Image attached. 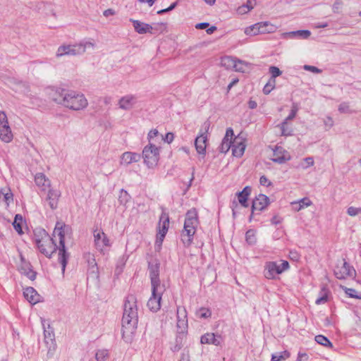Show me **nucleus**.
<instances>
[{"label":"nucleus","instance_id":"nucleus-1","mask_svg":"<svg viewBox=\"0 0 361 361\" xmlns=\"http://www.w3.org/2000/svg\"><path fill=\"white\" fill-rule=\"evenodd\" d=\"M71 235V228L62 221H57L50 237L44 229H36L34 233L35 243L41 253L51 257L52 254L58 250V261L61 265L62 272L64 273L69 258L65 247L66 238Z\"/></svg>","mask_w":361,"mask_h":361},{"label":"nucleus","instance_id":"nucleus-2","mask_svg":"<svg viewBox=\"0 0 361 361\" xmlns=\"http://www.w3.org/2000/svg\"><path fill=\"white\" fill-rule=\"evenodd\" d=\"M138 322L136 298L128 295L124 303L122 318V337L126 343H130L135 333Z\"/></svg>","mask_w":361,"mask_h":361},{"label":"nucleus","instance_id":"nucleus-3","mask_svg":"<svg viewBox=\"0 0 361 361\" xmlns=\"http://www.w3.org/2000/svg\"><path fill=\"white\" fill-rule=\"evenodd\" d=\"M52 97L55 102L73 111H81L88 106L85 96L73 90L58 87Z\"/></svg>","mask_w":361,"mask_h":361},{"label":"nucleus","instance_id":"nucleus-4","mask_svg":"<svg viewBox=\"0 0 361 361\" xmlns=\"http://www.w3.org/2000/svg\"><path fill=\"white\" fill-rule=\"evenodd\" d=\"M95 42L92 39H84L78 43L60 45L56 52V56L61 58L65 56H75L83 54L87 49H94Z\"/></svg>","mask_w":361,"mask_h":361},{"label":"nucleus","instance_id":"nucleus-5","mask_svg":"<svg viewBox=\"0 0 361 361\" xmlns=\"http://www.w3.org/2000/svg\"><path fill=\"white\" fill-rule=\"evenodd\" d=\"M197 225V212L195 209H191L185 214L184 227L181 233V240L185 246L188 247L192 243Z\"/></svg>","mask_w":361,"mask_h":361},{"label":"nucleus","instance_id":"nucleus-6","mask_svg":"<svg viewBox=\"0 0 361 361\" xmlns=\"http://www.w3.org/2000/svg\"><path fill=\"white\" fill-rule=\"evenodd\" d=\"M289 268V263L286 260L269 261L264 264V276L267 279H275L278 275L281 274Z\"/></svg>","mask_w":361,"mask_h":361},{"label":"nucleus","instance_id":"nucleus-7","mask_svg":"<svg viewBox=\"0 0 361 361\" xmlns=\"http://www.w3.org/2000/svg\"><path fill=\"white\" fill-rule=\"evenodd\" d=\"M142 157L144 164L149 169H154L160 159V147L157 145L147 144L142 149Z\"/></svg>","mask_w":361,"mask_h":361},{"label":"nucleus","instance_id":"nucleus-8","mask_svg":"<svg viewBox=\"0 0 361 361\" xmlns=\"http://www.w3.org/2000/svg\"><path fill=\"white\" fill-rule=\"evenodd\" d=\"M274 29V26L269 22H259L247 27L244 32L246 35L255 36L259 34L273 32Z\"/></svg>","mask_w":361,"mask_h":361},{"label":"nucleus","instance_id":"nucleus-9","mask_svg":"<svg viewBox=\"0 0 361 361\" xmlns=\"http://www.w3.org/2000/svg\"><path fill=\"white\" fill-rule=\"evenodd\" d=\"M169 226V216L166 212H162L158 224V233L157 235L156 245L160 247L167 233Z\"/></svg>","mask_w":361,"mask_h":361},{"label":"nucleus","instance_id":"nucleus-10","mask_svg":"<svg viewBox=\"0 0 361 361\" xmlns=\"http://www.w3.org/2000/svg\"><path fill=\"white\" fill-rule=\"evenodd\" d=\"M0 139L6 143L13 140V133L8 125L7 116L2 111H0Z\"/></svg>","mask_w":361,"mask_h":361},{"label":"nucleus","instance_id":"nucleus-11","mask_svg":"<svg viewBox=\"0 0 361 361\" xmlns=\"http://www.w3.org/2000/svg\"><path fill=\"white\" fill-rule=\"evenodd\" d=\"M334 275L338 279H345L355 275V269L345 261L339 262L335 269Z\"/></svg>","mask_w":361,"mask_h":361},{"label":"nucleus","instance_id":"nucleus-12","mask_svg":"<svg viewBox=\"0 0 361 361\" xmlns=\"http://www.w3.org/2000/svg\"><path fill=\"white\" fill-rule=\"evenodd\" d=\"M164 290V287H152V295L149 298L148 302H147V307L148 308L154 312H156L161 308V295Z\"/></svg>","mask_w":361,"mask_h":361},{"label":"nucleus","instance_id":"nucleus-13","mask_svg":"<svg viewBox=\"0 0 361 361\" xmlns=\"http://www.w3.org/2000/svg\"><path fill=\"white\" fill-rule=\"evenodd\" d=\"M177 322H176V328L177 333L180 334H185L188 331V314L185 308L184 307H177Z\"/></svg>","mask_w":361,"mask_h":361},{"label":"nucleus","instance_id":"nucleus-14","mask_svg":"<svg viewBox=\"0 0 361 361\" xmlns=\"http://www.w3.org/2000/svg\"><path fill=\"white\" fill-rule=\"evenodd\" d=\"M209 123L205 122L203 125L205 132L202 133L199 136H197L195 140V146L197 150V152L200 154L204 155L206 153V147H207V133L209 128Z\"/></svg>","mask_w":361,"mask_h":361},{"label":"nucleus","instance_id":"nucleus-15","mask_svg":"<svg viewBox=\"0 0 361 361\" xmlns=\"http://www.w3.org/2000/svg\"><path fill=\"white\" fill-rule=\"evenodd\" d=\"M94 240L96 248L100 252H103L106 247H110L109 240L102 231L94 232Z\"/></svg>","mask_w":361,"mask_h":361},{"label":"nucleus","instance_id":"nucleus-16","mask_svg":"<svg viewBox=\"0 0 361 361\" xmlns=\"http://www.w3.org/2000/svg\"><path fill=\"white\" fill-rule=\"evenodd\" d=\"M149 274L152 287H162L159 280V264L157 262L149 263Z\"/></svg>","mask_w":361,"mask_h":361},{"label":"nucleus","instance_id":"nucleus-17","mask_svg":"<svg viewBox=\"0 0 361 361\" xmlns=\"http://www.w3.org/2000/svg\"><path fill=\"white\" fill-rule=\"evenodd\" d=\"M223 341L224 339L221 334L210 332L203 334L200 338L202 344L214 345L215 346H220Z\"/></svg>","mask_w":361,"mask_h":361},{"label":"nucleus","instance_id":"nucleus-18","mask_svg":"<svg viewBox=\"0 0 361 361\" xmlns=\"http://www.w3.org/2000/svg\"><path fill=\"white\" fill-rule=\"evenodd\" d=\"M291 159L290 154L282 147L276 146L273 151V158L271 160L274 162L283 164Z\"/></svg>","mask_w":361,"mask_h":361},{"label":"nucleus","instance_id":"nucleus-19","mask_svg":"<svg viewBox=\"0 0 361 361\" xmlns=\"http://www.w3.org/2000/svg\"><path fill=\"white\" fill-rule=\"evenodd\" d=\"M137 102V98L134 94H126L122 97L118 102V105L123 110H130Z\"/></svg>","mask_w":361,"mask_h":361},{"label":"nucleus","instance_id":"nucleus-20","mask_svg":"<svg viewBox=\"0 0 361 361\" xmlns=\"http://www.w3.org/2000/svg\"><path fill=\"white\" fill-rule=\"evenodd\" d=\"M85 258L87 262L88 265V274L89 275L94 279H98L99 278V269L97 267V264L96 262V259L94 258V256L88 252L85 254Z\"/></svg>","mask_w":361,"mask_h":361},{"label":"nucleus","instance_id":"nucleus-21","mask_svg":"<svg viewBox=\"0 0 361 361\" xmlns=\"http://www.w3.org/2000/svg\"><path fill=\"white\" fill-rule=\"evenodd\" d=\"M130 20L133 23L134 29L138 34H154L155 32L154 31L157 30V28L149 24L140 22L137 20L130 19Z\"/></svg>","mask_w":361,"mask_h":361},{"label":"nucleus","instance_id":"nucleus-22","mask_svg":"<svg viewBox=\"0 0 361 361\" xmlns=\"http://www.w3.org/2000/svg\"><path fill=\"white\" fill-rule=\"evenodd\" d=\"M245 140L241 137H235L233 140L232 153L236 157H240L244 154L245 149Z\"/></svg>","mask_w":361,"mask_h":361},{"label":"nucleus","instance_id":"nucleus-23","mask_svg":"<svg viewBox=\"0 0 361 361\" xmlns=\"http://www.w3.org/2000/svg\"><path fill=\"white\" fill-rule=\"evenodd\" d=\"M233 130L231 128H227L226 131V135L222 140L221 144L219 147V150L222 153H226L230 148H232L233 145Z\"/></svg>","mask_w":361,"mask_h":361},{"label":"nucleus","instance_id":"nucleus-24","mask_svg":"<svg viewBox=\"0 0 361 361\" xmlns=\"http://www.w3.org/2000/svg\"><path fill=\"white\" fill-rule=\"evenodd\" d=\"M269 204V197L264 195L259 194L252 202V212L255 210L262 211Z\"/></svg>","mask_w":361,"mask_h":361},{"label":"nucleus","instance_id":"nucleus-25","mask_svg":"<svg viewBox=\"0 0 361 361\" xmlns=\"http://www.w3.org/2000/svg\"><path fill=\"white\" fill-rule=\"evenodd\" d=\"M311 35V32L307 30H300L296 31H291L284 32L282 34V38L283 39H307Z\"/></svg>","mask_w":361,"mask_h":361},{"label":"nucleus","instance_id":"nucleus-26","mask_svg":"<svg viewBox=\"0 0 361 361\" xmlns=\"http://www.w3.org/2000/svg\"><path fill=\"white\" fill-rule=\"evenodd\" d=\"M140 157V155L137 153L126 152L121 155L120 164L121 165H129L132 163L139 161Z\"/></svg>","mask_w":361,"mask_h":361},{"label":"nucleus","instance_id":"nucleus-27","mask_svg":"<svg viewBox=\"0 0 361 361\" xmlns=\"http://www.w3.org/2000/svg\"><path fill=\"white\" fill-rule=\"evenodd\" d=\"M23 295L26 300L32 304H36L39 301V295L32 287L25 288Z\"/></svg>","mask_w":361,"mask_h":361},{"label":"nucleus","instance_id":"nucleus-28","mask_svg":"<svg viewBox=\"0 0 361 361\" xmlns=\"http://www.w3.org/2000/svg\"><path fill=\"white\" fill-rule=\"evenodd\" d=\"M251 192V188L246 186L243 190L237 193L238 202L243 207H247V199Z\"/></svg>","mask_w":361,"mask_h":361},{"label":"nucleus","instance_id":"nucleus-29","mask_svg":"<svg viewBox=\"0 0 361 361\" xmlns=\"http://www.w3.org/2000/svg\"><path fill=\"white\" fill-rule=\"evenodd\" d=\"M20 270L23 274L26 275L31 280H34L36 277V274L31 269L30 264L25 262L23 257H21V264L20 265Z\"/></svg>","mask_w":361,"mask_h":361},{"label":"nucleus","instance_id":"nucleus-30","mask_svg":"<svg viewBox=\"0 0 361 361\" xmlns=\"http://www.w3.org/2000/svg\"><path fill=\"white\" fill-rule=\"evenodd\" d=\"M163 135L157 129L151 130L147 135L148 144L157 145L162 141Z\"/></svg>","mask_w":361,"mask_h":361},{"label":"nucleus","instance_id":"nucleus-31","mask_svg":"<svg viewBox=\"0 0 361 361\" xmlns=\"http://www.w3.org/2000/svg\"><path fill=\"white\" fill-rule=\"evenodd\" d=\"M44 342L49 348V351L51 349H55V338H54V334L53 331L50 330H44Z\"/></svg>","mask_w":361,"mask_h":361},{"label":"nucleus","instance_id":"nucleus-32","mask_svg":"<svg viewBox=\"0 0 361 361\" xmlns=\"http://www.w3.org/2000/svg\"><path fill=\"white\" fill-rule=\"evenodd\" d=\"M60 192L57 190H49L47 194L49 204L52 209L57 207L58 199L60 197Z\"/></svg>","mask_w":361,"mask_h":361},{"label":"nucleus","instance_id":"nucleus-33","mask_svg":"<svg viewBox=\"0 0 361 361\" xmlns=\"http://www.w3.org/2000/svg\"><path fill=\"white\" fill-rule=\"evenodd\" d=\"M35 181L36 185L41 187L42 190H45L50 185L49 180L47 178L45 175L42 173H39L35 175Z\"/></svg>","mask_w":361,"mask_h":361},{"label":"nucleus","instance_id":"nucleus-34","mask_svg":"<svg viewBox=\"0 0 361 361\" xmlns=\"http://www.w3.org/2000/svg\"><path fill=\"white\" fill-rule=\"evenodd\" d=\"M291 204L295 211L299 212L305 207L311 206L312 202L308 197H304L298 201L291 202Z\"/></svg>","mask_w":361,"mask_h":361},{"label":"nucleus","instance_id":"nucleus-35","mask_svg":"<svg viewBox=\"0 0 361 361\" xmlns=\"http://www.w3.org/2000/svg\"><path fill=\"white\" fill-rule=\"evenodd\" d=\"M235 58L226 56L221 58V64L226 69H233L235 65Z\"/></svg>","mask_w":361,"mask_h":361},{"label":"nucleus","instance_id":"nucleus-36","mask_svg":"<svg viewBox=\"0 0 361 361\" xmlns=\"http://www.w3.org/2000/svg\"><path fill=\"white\" fill-rule=\"evenodd\" d=\"M249 63L235 59V65L233 66V70L238 72H245L249 68Z\"/></svg>","mask_w":361,"mask_h":361},{"label":"nucleus","instance_id":"nucleus-37","mask_svg":"<svg viewBox=\"0 0 361 361\" xmlns=\"http://www.w3.org/2000/svg\"><path fill=\"white\" fill-rule=\"evenodd\" d=\"M281 131V135L290 136L293 134V129L289 126L288 122L283 121L280 125L278 126Z\"/></svg>","mask_w":361,"mask_h":361},{"label":"nucleus","instance_id":"nucleus-38","mask_svg":"<svg viewBox=\"0 0 361 361\" xmlns=\"http://www.w3.org/2000/svg\"><path fill=\"white\" fill-rule=\"evenodd\" d=\"M245 240L250 245H255L257 242L256 231L253 229L248 230L245 233Z\"/></svg>","mask_w":361,"mask_h":361},{"label":"nucleus","instance_id":"nucleus-39","mask_svg":"<svg viewBox=\"0 0 361 361\" xmlns=\"http://www.w3.org/2000/svg\"><path fill=\"white\" fill-rule=\"evenodd\" d=\"M109 357V353L106 349H99L95 353V359L97 361H106Z\"/></svg>","mask_w":361,"mask_h":361},{"label":"nucleus","instance_id":"nucleus-40","mask_svg":"<svg viewBox=\"0 0 361 361\" xmlns=\"http://www.w3.org/2000/svg\"><path fill=\"white\" fill-rule=\"evenodd\" d=\"M196 316L200 319H208L212 316V312L206 307H200L196 311Z\"/></svg>","mask_w":361,"mask_h":361},{"label":"nucleus","instance_id":"nucleus-41","mask_svg":"<svg viewBox=\"0 0 361 361\" xmlns=\"http://www.w3.org/2000/svg\"><path fill=\"white\" fill-rule=\"evenodd\" d=\"M131 197L126 190L122 189L118 196V202L121 204L126 206L130 200Z\"/></svg>","mask_w":361,"mask_h":361},{"label":"nucleus","instance_id":"nucleus-42","mask_svg":"<svg viewBox=\"0 0 361 361\" xmlns=\"http://www.w3.org/2000/svg\"><path fill=\"white\" fill-rule=\"evenodd\" d=\"M0 193L3 195L4 200L7 205H9V204L13 202V195L9 188H1L0 190Z\"/></svg>","mask_w":361,"mask_h":361},{"label":"nucleus","instance_id":"nucleus-43","mask_svg":"<svg viewBox=\"0 0 361 361\" xmlns=\"http://www.w3.org/2000/svg\"><path fill=\"white\" fill-rule=\"evenodd\" d=\"M320 295H321L315 301L317 305L324 304L327 302L329 290L325 287H323L320 292Z\"/></svg>","mask_w":361,"mask_h":361},{"label":"nucleus","instance_id":"nucleus-44","mask_svg":"<svg viewBox=\"0 0 361 361\" xmlns=\"http://www.w3.org/2000/svg\"><path fill=\"white\" fill-rule=\"evenodd\" d=\"M23 217L20 214H16V216H15V219H14V221L13 223V227L15 228V230L18 233H22L23 231H22V224H23Z\"/></svg>","mask_w":361,"mask_h":361},{"label":"nucleus","instance_id":"nucleus-45","mask_svg":"<svg viewBox=\"0 0 361 361\" xmlns=\"http://www.w3.org/2000/svg\"><path fill=\"white\" fill-rule=\"evenodd\" d=\"M314 164V159L312 157L304 158L300 163L298 167L302 169H307L310 166H312Z\"/></svg>","mask_w":361,"mask_h":361},{"label":"nucleus","instance_id":"nucleus-46","mask_svg":"<svg viewBox=\"0 0 361 361\" xmlns=\"http://www.w3.org/2000/svg\"><path fill=\"white\" fill-rule=\"evenodd\" d=\"M289 357L290 353L286 350L279 353L273 354L271 356V361H283Z\"/></svg>","mask_w":361,"mask_h":361},{"label":"nucleus","instance_id":"nucleus-47","mask_svg":"<svg viewBox=\"0 0 361 361\" xmlns=\"http://www.w3.org/2000/svg\"><path fill=\"white\" fill-rule=\"evenodd\" d=\"M315 341L324 346L326 347H332V343L330 341L323 335H317L315 336Z\"/></svg>","mask_w":361,"mask_h":361},{"label":"nucleus","instance_id":"nucleus-48","mask_svg":"<svg viewBox=\"0 0 361 361\" xmlns=\"http://www.w3.org/2000/svg\"><path fill=\"white\" fill-rule=\"evenodd\" d=\"M276 80L270 79L269 81L264 85L263 88V92L265 94H268L275 87Z\"/></svg>","mask_w":361,"mask_h":361},{"label":"nucleus","instance_id":"nucleus-49","mask_svg":"<svg viewBox=\"0 0 361 361\" xmlns=\"http://www.w3.org/2000/svg\"><path fill=\"white\" fill-rule=\"evenodd\" d=\"M347 214L352 217L361 214V207H349L347 209Z\"/></svg>","mask_w":361,"mask_h":361},{"label":"nucleus","instance_id":"nucleus-50","mask_svg":"<svg viewBox=\"0 0 361 361\" xmlns=\"http://www.w3.org/2000/svg\"><path fill=\"white\" fill-rule=\"evenodd\" d=\"M269 70L271 75V79L272 80H275L276 77L280 76L282 74V72L276 66H270Z\"/></svg>","mask_w":361,"mask_h":361},{"label":"nucleus","instance_id":"nucleus-51","mask_svg":"<svg viewBox=\"0 0 361 361\" xmlns=\"http://www.w3.org/2000/svg\"><path fill=\"white\" fill-rule=\"evenodd\" d=\"M338 111L341 114H350L352 112L349 104L346 102H343L339 104Z\"/></svg>","mask_w":361,"mask_h":361},{"label":"nucleus","instance_id":"nucleus-52","mask_svg":"<svg viewBox=\"0 0 361 361\" xmlns=\"http://www.w3.org/2000/svg\"><path fill=\"white\" fill-rule=\"evenodd\" d=\"M323 122L326 130L331 128L334 125V120L331 116H326L324 118Z\"/></svg>","mask_w":361,"mask_h":361},{"label":"nucleus","instance_id":"nucleus-53","mask_svg":"<svg viewBox=\"0 0 361 361\" xmlns=\"http://www.w3.org/2000/svg\"><path fill=\"white\" fill-rule=\"evenodd\" d=\"M297 112L298 107L296 106V105H293L290 114L285 118L284 121L288 122L289 121L293 120L296 116Z\"/></svg>","mask_w":361,"mask_h":361},{"label":"nucleus","instance_id":"nucleus-54","mask_svg":"<svg viewBox=\"0 0 361 361\" xmlns=\"http://www.w3.org/2000/svg\"><path fill=\"white\" fill-rule=\"evenodd\" d=\"M343 7V2L341 1H336L332 6V11L335 13H338Z\"/></svg>","mask_w":361,"mask_h":361},{"label":"nucleus","instance_id":"nucleus-55","mask_svg":"<svg viewBox=\"0 0 361 361\" xmlns=\"http://www.w3.org/2000/svg\"><path fill=\"white\" fill-rule=\"evenodd\" d=\"M303 68L305 71H310V72L314 73H322V70L319 69L318 68H317L315 66H310V65H305L303 66Z\"/></svg>","mask_w":361,"mask_h":361},{"label":"nucleus","instance_id":"nucleus-56","mask_svg":"<svg viewBox=\"0 0 361 361\" xmlns=\"http://www.w3.org/2000/svg\"><path fill=\"white\" fill-rule=\"evenodd\" d=\"M259 183L262 185L267 187L271 186L272 185L271 182L265 176H262L260 177Z\"/></svg>","mask_w":361,"mask_h":361},{"label":"nucleus","instance_id":"nucleus-57","mask_svg":"<svg viewBox=\"0 0 361 361\" xmlns=\"http://www.w3.org/2000/svg\"><path fill=\"white\" fill-rule=\"evenodd\" d=\"M174 139V135L172 133H167L165 136H163L162 141L169 144L171 143Z\"/></svg>","mask_w":361,"mask_h":361},{"label":"nucleus","instance_id":"nucleus-58","mask_svg":"<svg viewBox=\"0 0 361 361\" xmlns=\"http://www.w3.org/2000/svg\"><path fill=\"white\" fill-rule=\"evenodd\" d=\"M309 356L307 353L299 352L298 354L297 361H308Z\"/></svg>","mask_w":361,"mask_h":361},{"label":"nucleus","instance_id":"nucleus-59","mask_svg":"<svg viewBox=\"0 0 361 361\" xmlns=\"http://www.w3.org/2000/svg\"><path fill=\"white\" fill-rule=\"evenodd\" d=\"M345 292L350 298H357V296L355 295L356 290L355 289H353V288H345Z\"/></svg>","mask_w":361,"mask_h":361},{"label":"nucleus","instance_id":"nucleus-60","mask_svg":"<svg viewBox=\"0 0 361 361\" xmlns=\"http://www.w3.org/2000/svg\"><path fill=\"white\" fill-rule=\"evenodd\" d=\"M209 26L208 23H200L195 25V28L197 29H205Z\"/></svg>","mask_w":361,"mask_h":361},{"label":"nucleus","instance_id":"nucleus-61","mask_svg":"<svg viewBox=\"0 0 361 361\" xmlns=\"http://www.w3.org/2000/svg\"><path fill=\"white\" fill-rule=\"evenodd\" d=\"M328 26L327 23H317L314 25L315 28H324Z\"/></svg>","mask_w":361,"mask_h":361},{"label":"nucleus","instance_id":"nucleus-62","mask_svg":"<svg viewBox=\"0 0 361 361\" xmlns=\"http://www.w3.org/2000/svg\"><path fill=\"white\" fill-rule=\"evenodd\" d=\"M114 14H115V12L112 9H106L103 13V15L106 17H108L109 16H113Z\"/></svg>","mask_w":361,"mask_h":361},{"label":"nucleus","instance_id":"nucleus-63","mask_svg":"<svg viewBox=\"0 0 361 361\" xmlns=\"http://www.w3.org/2000/svg\"><path fill=\"white\" fill-rule=\"evenodd\" d=\"M238 207V202L236 200H233L232 202V210H233V216H235V209Z\"/></svg>","mask_w":361,"mask_h":361},{"label":"nucleus","instance_id":"nucleus-64","mask_svg":"<svg viewBox=\"0 0 361 361\" xmlns=\"http://www.w3.org/2000/svg\"><path fill=\"white\" fill-rule=\"evenodd\" d=\"M248 106L252 109H255L257 107V102L253 100H250L248 102Z\"/></svg>","mask_w":361,"mask_h":361}]
</instances>
